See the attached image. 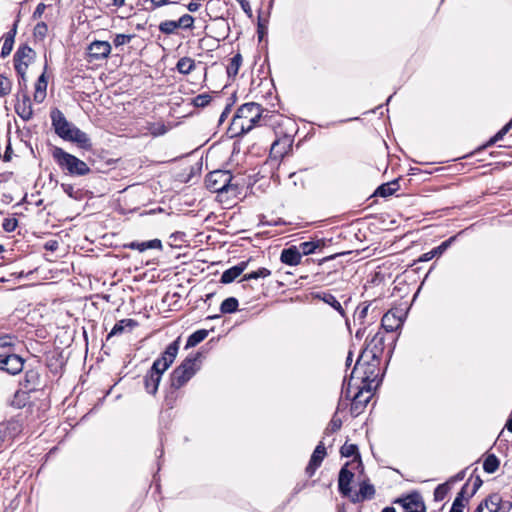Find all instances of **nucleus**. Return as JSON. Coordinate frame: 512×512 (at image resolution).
<instances>
[{"instance_id":"bf43d9fd","label":"nucleus","mask_w":512,"mask_h":512,"mask_svg":"<svg viewBox=\"0 0 512 512\" xmlns=\"http://www.w3.org/2000/svg\"><path fill=\"white\" fill-rule=\"evenodd\" d=\"M482 484H483L482 479L479 476H476L473 479V485H472L471 491H468V494H467L468 497H472L478 491V489L482 486Z\"/></svg>"},{"instance_id":"680f3d73","label":"nucleus","mask_w":512,"mask_h":512,"mask_svg":"<svg viewBox=\"0 0 512 512\" xmlns=\"http://www.w3.org/2000/svg\"><path fill=\"white\" fill-rule=\"evenodd\" d=\"M45 9H46V5L44 3H39L37 5L36 9L34 10L32 17L34 19L41 18L43 13H44V11H45Z\"/></svg>"},{"instance_id":"a211bd4d","label":"nucleus","mask_w":512,"mask_h":512,"mask_svg":"<svg viewBox=\"0 0 512 512\" xmlns=\"http://www.w3.org/2000/svg\"><path fill=\"white\" fill-rule=\"evenodd\" d=\"M349 465V463H346L340 470L339 472V477H338V489H339V492L347 497V496H350V493H351V482L354 478V473L351 472L350 470H348L347 466Z\"/></svg>"},{"instance_id":"c03bdc74","label":"nucleus","mask_w":512,"mask_h":512,"mask_svg":"<svg viewBox=\"0 0 512 512\" xmlns=\"http://www.w3.org/2000/svg\"><path fill=\"white\" fill-rule=\"evenodd\" d=\"M177 21L166 20L160 23L159 30L164 34H173L178 29Z\"/></svg>"},{"instance_id":"2f4dec72","label":"nucleus","mask_w":512,"mask_h":512,"mask_svg":"<svg viewBox=\"0 0 512 512\" xmlns=\"http://www.w3.org/2000/svg\"><path fill=\"white\" fill-rule=\"evenodd\" d=\"M324 246L323 240L306 241L299 244L297 247L301 255H309L314 253L318 248Z\"/></svg>"},{"instance_id":"6ab92c4d","label":"nucleus","mask_w":512,"mask_h":512,"mask_svg":"<svg viewBox=\"0 0 512 512\" xmlns=\"http://www.w3.org/2000/svg\"><path fill=\"white\" fill-rule=\"evenodd\" d=\"M15 112L24 121H29L33 116V109L30 97L27 93L22 94L15 104Z\"/></svg>"},{"instance_id":"4468645a","label":"nucleus","mask_w":512,"mask_h":512,"mask_svg":"<svg viewBox=\"0 0 512 512\" xmlns=\"http://www.w3.org/2000/svg\"><path fill=\"white\" fill-rule=\"evenodd\" d=\"M326 456V448L323 442H320L314 449L308 465L305 468V473L308 477H312L316 470L321 466Z\"/></svg>"},{"instance_id":"4c0bfd02","label":"nucleus","mask_w":512,"mask_h":512,"mask_svg":"<svg viewBox=\"0 0 512 512\" xmlns=\"http://www.w3.org/2000/svg\"><path fill=\"white\" fill-rule=\"evenodd\" d=\"M208 336V331L200 329L192 333L186 342V348L194 347L202 342Z\"/></svg>"},{"instance_id":"0eeeda50","label":"nucleus","mask_w":512,"mask_h":512,"mask_svg":"<svg viewBox=\"0 0 512 512\" xmlns=\"http://www.w3.org/2000/svg\"><path fill=\"white\" fill-rule=\"evenodd\" d=\"M35 57V51L27 44L20 45L14 54V68L18 76H24L29 64Z\"/></svg>"},{"instance_id":"69168bd1","label":"nucleus","mask_w":512,"mask_h":512,"mask_svg":"<svg viewBox=\"0 0 512 512\" xmlns=\"http://www.w3.org/2000/svg\"><path fill=\"white\" fill-rule=\"evenodd\" d=\"M365 332H366V327H365V325L360 326V328H359V329L356 331V333H355V337H356L357 339L361 340V339L364 337Z\"/></svg>"},{"instance_id":"5fc2aeb1","label":"nucleus","mask_w":512,"mask_h":512,"mask_svg":"<svg viewBox=\"0 0 512 512\" xmlns=\"http://www.w3.org/2000/svg\"><path fill=\"white\" fill-rule=\"evenodd\" d=\"M61 188L70 198L79 199L80 191L75 190L72 184L62 183Z\"/></svg>"},{"instance_id":"0e129e2a","label":"nucleus","mask_w":512,"mask_h":512,"mask_svg":"<svg viewBox=\"0 0 512 512\" xmlns=\"http://www.w3.org/2000/svg\"><path fill=\"white\" fill-rule=\"evenodd\" d=\"M201 4L199 1L197 2H190L188 5H187V9L190 11V12H196L199 8H200Z\"/></svg>"},{"instance_id":"a19ab883","label":"nucleus","mask_w":512,"mask_h":512,"mask_svg":"<svg viewBox=\"0 0 512 512\" xmlns=\"http://www.w3.org/2000/svg\"><path fill=\"white\" fill-rule=\"evenodd\" d=\"M510 125H504L493 137H491L486 144H484L480 149H486L496 142L503 139V137L510 131Z\"/></svg>"},{"instance_id":"774afa93","label":"nucleus","mask_w":512,"mask_h":512,"mask_svg":"<svg viewBox=\"0 0 512 512\" xmlns=\"http://www.w3.org/2000/svg\"><path fill=\"white\" fill-rule=\"evenodd\" d=\"M502 512H512V502L503 501Z\"/></svg>"},{"instance_id":"a878e982","label":"nucleus","mask_w":512,"mask_h":512,"mask_svg":"<svg viewBox=\"0 0 512 512\" xmlns=\"http://www.w3.org/2000/svg\"><path fill=\"white\" fill-rule=\"evenodd\" d=\"M125 248H129L132 250H138L139 252H144L148 249H162V242L159 239H152L149 241H132L124 245Z\"/></svg>"},{"instance_id":"58836bf2","label":"nucleus","mask_w":512,"mask_h":512,"mask_svg":"<svg viewBox=\"0 0 512 512\" xmlns=\"http://www.w3.org/2000/svg\"><path fill=\"white\" fill-rule=\"evenodd\" d=\"M239 302L235 297L226 298L220 305V311L223 314L236 312Z\"/></svg>"},{"instance_id":"412c9836","label":"nucleus","mask_w":512,"mask_h":512,"mask_svg":"<svg viewBox=\"0 0 512 512\" xmlns=\"http://www.w3.org/2000/svg\"><path fill=\"white\" fill-rule=\"evenodd\" d=\"M301 259L302 255L296 246L283 249L280 255L281 262L289 266L300 264Z\"/></svg>"},{"instance_id":"f257e3e1","label":"nucleus","mask_w":512,"mask_h":512,"mask_svg":"<svg viewBox=\"0 0 512 512\" xmlns=\"http://www.w3.org/2000/svg\"><path fill=\"white\" fill-rule=\"evenodd\" d=\"M269 111L262 108V106L255 102H249L241 105L231 121L229 132L232 137L242 136L254 127L266 124V118Z\"/></svg>"},{"instance_id":"4d7b16f0","label":"nucleus","mask_w":512,"mask_h":512,"mask_svg":"<svg viewBox=\"0 0 512 512\" xmlns=\"http://www.w3.org/2000/svg\"><path fill=\"white\" fill-rule=\"evenodd\" d=\"M341 425H342V422L340 419L333 418L330 421L328 427L325 429V434L328 435L330 433L336 432L337 430H339L341 428Z\"/></svg>"},{"instance_id":"bb28decb","label":"nucleus","mask_w":512,"mask_h":512,"mask_svg":"<svg viewBox=\"0 0 512 512\" xmlns=\"http://www.w3.org/2000/svg\"><path fill=\"white\" fill-rule=\"evenodd\" d=\"M485 512H500L503 507V499L498 493H493L481 501Z\"/></svg>"},{"instance_id":"864d4df0","label":"nucleus","mask_w":512,"mask_h":512,"mask_svg":"<svg viewBox=\"0 0 512 512\" xmlns=\"http://www.w3.org/2000/svg\"><path fill=\"white\" fill-rule=\"evenodd\" d=\"M454 240L455 236L450 237L449 239L443 241L439 246L432 249V252L434 253L435 256L441 255L448 249V247L452 244Z\"/></svg>"},{"instance_id":"ddd939ff","label":"nucleus","mask_w":512,"mask_h":512,"mask_svg":"<svg viewBox=\"0 0 512 512\" xmlns=\"http://www.w3.org/2000/svg\"><path fill=\"white\" fill-rule=\"evenodd\" d=\"M65 141L75 143L79 148L90 151L92 149V142L87 133L80 130L78 127L73 128L63 138Z\"/></svg>"},{"instance_id":"7c9ffc66","label":"nucleus","mask_w":512,"mask_h":512,"mask_svg":"<svg viewBox=\"0 0 512 512\" xmlns=\"http://www.w3.org/2000/svg\"><path fill=\"white\" fill-rule=\"evenodd\" d=\"M47 85V77L45 73H42L35 84L34 100L36 102L41 103L46 97Z\"/></svg>"},{"instance_id":"393cba45","label":"nucleus","mask_w":512,"mask_h":512,"mask_svg":"<svg viewBox=\"0 0 512 512\" xmlns=\"http://www.w3.org/2000/svg\"><path fill=\"white\" fill-rule=\"evenodd\" d=\"M375 495V488L372 484L363 482L360 484L359 492L351 496V502L359 503L372 499Z\"/></svg>"},{"instance_id":"cd10ccee","label":"nucleus","mask_w":512,"mask_h":512,"mask_svg":"<svg viewBox=\"0 0 512 512\" xmlns=\"http://www.w3.org/2000/svg\"><path fill=\"white\" fill-rule=\"evenodd\" d=\"M137 324L138 323L134 319H130V318L122 319V320L118 321L114 325V327L112 328L110 333L108 334L107 340L113 336L121 335L125 331H131L134 327L137 326Z\"/></svg>"},{"instance_id":"3c124183","label":"nucleus","mask_w":512,"mask_h":512,"mask_svg":"<svg viewBox=\"0 0 512 512\" xmlns=\"http://www.w3.org/2000/svg\"><path fill=\"white\" fill-rule=\"evenodd\" d=\"M10 423H0V449L4 443L10 438Z\"/></svg>"},{"instance_id":"e2e57ef3","label":"nucleus","mask_w":512,"mask_h":512,"mask_svg":"<svg viewBox=\"0 0 512 512\" xmlns=\"http://www.w3.org/2000/svg\"><path fill=\"white\" fill-rule=\"evenodd\" d=\"M248 264H249V261H241L240 263H238L237 265H235L233 267L236 268L238 270L239 275H241L242 272L247 268Z\"/></svg>"},{"instance_id":"72a5a7b5","label":"nucleus","mask_w":512,"mask_h":512,"mask_svg":"<svg viewBox=\"0 0 512 512\" xmlns=\"http://www.w3.org/2000/svg\"><path fill=\"white\" fill-rule=\"evenodd\" d=\"M341 456L343 457H354V461L361 464V456L358 451L356 444L345 443L340 449Z\"/></svg>"},{"instance_id":"13d9d810","label":"nucleus","mask_w":512,"mask_h":512,"mask_svg":"<svg viewBox=\"0 0 512 512\" xmlns=\"http://www.w3.org/2000/svg\"><path fill=\"white\" fill-rule=\"evenodd\" d=\"M149 1L151 3V6L147 8L148 10H155V9L160 8L167 4L177 3V1H175V0H149Z\"/></svg>"},{"instance_id":"f03ea898","label":"nucleus","mask_w":512,"mask_h":512,"mask_svg":"<svg viewBox=\"0 0 512 512\" xmlns=\"http://www.w3.org/2000/svg\"><path fill=\"white\" fill-rule=\"evenodd\" d=\"M179 344L180 337L166 347L165 351L153 362L152 367L144 376V387L149 394H156L163 373L172 365L178 354Z\"/></svg>"},{"instance_id":"603ef678","label":"nucleus","mask_w":512,"mask_h":512,"mask_svg":"<svg viewBox=\"0 0 512 512\" xmlns=\"http://www.w3.org/2000/svg\"><path fill=\"white\" fill-rule=\"evenodd\" d=\"M18 226V220L14 217L5 218L2 223V228L5 232H13Z\"/></svg>"},{"instance_id":"5701e85b","label":"nucleus","mask_w":512,"mask_h":512,"mask_svg":"<svg viewBox=\"0 0 512 512\" xmlns=\"http://www.w3.org/2000/svg\"><path fill=\"white\" fill-rule=\"evenodd\" d=\"M17 25H18V21H15L13 23L12 28L7 33H5L3 36V46L1 49V57L2 58H5L6 56H8L13 49L14 39H15V36L17 33Z\"/></svg>"},{"instance_id":"ea45409f","label":"nucleus","mask_w":512,"mask_h":512,"mask_svg":"<svg viewBox=\"0 0 512 512\" xmlns=\"http://www.w3.org/2000/svg\"><path fill=\"white\" fill-rule=\"evenodd\" d=\"M271 275V271L267 268H259L256 271H252L243 276L242 281L256 280L259 278H266Z\"/></svg>"},{"instance_id":"dca6fc26","label":"nucleus","mask_w":512,"mask_h":512,"mask_svg":"<svg viewBox=\"0 0 512 512\" xmlns=\"http://www.w3.org/2000/svg\"><path fill=\"white\" fill-rule=\"evenodd\" d=\"M292 140L290 137H283L275 140L270 149V157L275 161L283 158L291 149Z\"/></svg>"},{"instance_id":"423d86ee","label":"nucleus","mask_w":512,"mask_h":512,"mask_svg":"<svg viewBox=\"0 0 512 512\" xmlns=\"http://www.w3.org/2000/svg\"><path fill=\"white\" fill-rule=\"evenodd\" d=\"M199 354L187 356L179 366H177L170 375L171 387L180 389L183 387L200 369L198 363Z\"/></svg>"},{"instance_id":"37998d69","label":"nucleus","mask_w":512,"mask_h":512,"mask_svg":"<svg viewBox=\"0 0 512 512\" xmlns=\"http://www.w3.org/2000/svg\"><path fill=\"white\" fill-rule=\"evenodd\" d=\"M369 304H364L363 306H358L355 314L354 321H358L360 326L365 325V319L368 314Z\"/></svg>"},{"instance_id":"c9c22d12","label":"nucleus","mask_w":512,"mask_h":512,"mask_svg":"<svg viewBox=\"0 0 512 512\" xmlns=\"http://www.w3.org/2000/svg\"><path fill=\"white\" fill-rule=\"evenodd\" d=\"M241 64L242 56L240 53H237L230 59V62L226 69L229 78H234L238 74Z\"/></svg>"},{"instance_id":"20e7f679","label":"nucleus","mask_w":512,"mask_h":512,"mask_svg":"<svg viewBox=\"0 0 512 512\" xmlns=\"http://www.w3.org/2000/svg\"><path fill=\"white\" fill-rule=\"evenodd\" d=\"M380 361L367 357V353H361L351 372V379H360L366 393L371 392V384L375 382L379 376Z\"/></svg>"},{"instance_id":"39448f33","label":"nucleus","mask_w":512,"mask_h":512,"mask_svg":"<svg viewBox=\"0 0 512 512\" xmlns=\"http://www.w3.org/2000/svg\"><path fill=\"white\" fill-rule=\"evenodd\" d=\"M51 155L62 171L70 176H85L90 173L89 166L81 159L58 146H52Z\"/></svg>"},{"instance_id":"6e6552de","label":"nucleus","mask_w":512,"mask_h":512,"mask_svg":"<svg viewBox=\"0 0 512 512\" xmlns=\"http://www.w3.org/2000/svg\"><path fill=\"white\" fill-rule=\"evenodd\" d=\"M111 53V44L108 41H93L87 47L88 62L101 61Z\"/></svg>"},{"instance_id":"9d476101","label":"nucleus","mask_w":512,"mask_h":512,"mask_svg":"<svg viewBox=\"0 0 512 512\" xmlns=\"http://www.w3.org/2000/svg\"><path fill=\"white\" fill-rule=\"evenodd\" d=\"M385 336L384 333L378 331L366 344V347L361 353H367V357L371 359L381 360L382 354L385 348Z\"/></svg>"},{"instance_id":"9b49d317","label":"nucleus","mask_w":512,"mask_h":512,"mask_svg":"<svg viewBox=\"0 0 512 512\" xmlns=\"http://www.w3.org/2000/svg\"><path fill=\"white\" fill-rule=\"evenodd\" d=\"M396 503L402 505L404 512H426L425 503L418 492H412L403 498L397 499Z\"/></svg>"},{"instance_id":"052dcab7","label":"nucleus","mask_w":512,"mask_h":512,"mask_svg":"<svg viewBox=\"0 0 512 512\" xmlns=\"http://www.w3.org/2000/svg\"><path fill=\"white\" fill-rule=\"evenodd\" d=\"M237 2L240 4L242 10L244 13L249 17L252 18L253 12L252 8L250 6V3L247 0H237Z\"/></svg>"},{"instance_id":"2eb2a0df","label":"nucleus","mask_w":512,"mask_h":512,"mask_svg":"<svg viewBox=\"0 0 512 512\" xmlns=\"http://www.w3.org/2000/svg\"><path fill=\"white\" fill-rule=\"evenodd\" d=\"M28 392H35L40 389L42 385L41 374L38 369L31 368L25 371L23 380L20 382Z\"/></svg>"},{"instance_id":"09e8293b","label":"nucleus","mask_w":512,"mask_h":512,"mask_svg":"<svg viewBox=\"0 0 512 512\" xmlns=\"http://www.w3.org/2000/svg\"><path fill=\"white\" fill-rule=\"evenodd\" d=\"M48 32V26L45 22H39L34 27V36L40 40H43Z\"/></svg>"},{"instance_id":"f704fd0d","label":"nucleus","mask_w":512,"mask_h":512,"mask_svg":"<svg viewBox=\"0 0 512 512\" xmlns=\"http://www.w3.org/2000/svg\"><path fill=\"white\" fill-rule=\"evenodd\" d=\"M500 466V461L495 454H488L483 462V469L486 473H495Z\"/></svg>"},{"instance_id":"c756f323","label":"nucleus","mask_w":512,"mask_h":512,"mask_svg":"<svg viewBox=\"0 0 512 512\" xmlns=\"http://www.w3.org/2000/svg\"><path fill=\"white\" fill-rule=\"evenodd\" d=\"M399 180H400V178L381 184L376 189L375 195L380 196V197H388V196L393 195L395 192H397L400 189Z\"/></svg>"},{"instance_id":"b1692460","label":"nucleus","mask_w":512,"mask_h":512,"mask_svg":"<svg viewBox=\"0 0 512 512\" xmlns=\"http://www.w3.org/2000/svg\"><path fill=\"white\" fill-rule=\"evenodd\" d=\"M16 353V337L5 334L0 337V358Z\"/></svg>"},{"instance_id":"e433bc0d","label":"nucleus","mask_w":512,"mask_h":512,"mask_svg":"<svg viewBox=\"0 0 512 512\" xmlns=\"http://www.w3.org/2000/svg\"><path fill=\"white\" fill-rule=\"evenodd\" d=\"M29 401L28 391L18 390L11 400V406L17 409L23 408Z\"/></svg>"},{"instance_id":"49530a36","label":"nucleus","mask_w":512,"mask_h":512,"mask_svg":"<svg viewBox=\"0 0 512 512\" xmlns=\"http://www.w3.org/2000/svg\"><path fill=\"white\" fill-rule=\"evenodd\" d=\"M177 24L179 28L192 29L194 18L189 14H184L177 20Z\"/></svg>"},{"instance_id":"7ed1b4c3","label":"nucleus","mask_w":512,"mask_h":512,"mask_svg":"<svg viewBox=\"0 0 512 512\" xmlns=\"http://www.w3.org/2000/svg\"><path fill=\"white\" fill-rule=\"evenodd\" d=\"M205 185L213 193L236 197L241 190L239 182L228 170H214L206 175Z\"/></svg>"},{"instance_id":"79ce46f5","label":"nucleus","mask_w":512,"mask_h":512,"mask_svg":"<svg viewBox=\"0 0 512 512\" xmlns=\"http://www.w3.org/2000/svg\"><path fill=\"white\" fill-rule=\"evenodd\" d=\"M11 90L12 81L3 74H0V97H6L11 93Z\"/></svg>"},{"instance_id":"de8ad7c7","label":"nucleus","mask_w":512,"mask_h":512,"mask_svg":"<svg viewBox=\"0 0 512 512\" xmlns=\"http://www.w3.org/2000/svg\"><path fill=\"white\" fill-rule=\"evenodd\" d=\"M211 96L207 93H203V94H199L197 95L194 99H193V104L195 107H206L210 101H211Z\"/></svg>"},{"instance_id":"338daca9","label":"nucleus","mask_w":512,"mask_h":512,"mask_svg":"<svg viewBox=\"0 0 512 512\" xmlns=\"http://www.w3.org/2000/svg\"><path fill=\"white\" fill-rule=\"evenodd\" d=\"M11 154H12V148H11V145L9 144L5 150V153H4V156H3V160L5 162H8L11 160Z\"/></svg>"},{"instance_id":"6e6d98bb","label":"nucleus","mask_w":512,"mask_h":512,"mask_svg":"<svg viewBox=\"0 0 512 512\" xmlns=\"http://www.w3.org/2000/svg\"><path fill=\"white\" fill-rule=\"evenodd\" d=\"M132 38H133V35L116 34V36L114 37L113 43H114L115 47H119V46L129 43Z\"/></svg>"},{"instance_id":"473e14b6","label":"nucleus","mask_w":512,"mask_h":512,"mask_svg":"<svg viewBox=\"0 0 512 512\" xmlns=\"http://www.w3.org/2000/svg\"><path fill=\"white\" fill-rule=\"evenodd\" d=\"M176 69L179 73L188 75L195 69V62L190 57H182L178 60Z\"/></svg>"},{"instance_id":"f3484780","label":"nucleus","mask_w":512,"mask_h":512,"mask_svg":"<svg viewBox=\"0 0 512 512\" xmlns=\"http://www.w3.org/2000/svg\"><path fill=\"white\" fill-rule=\"evenodd\" d=\"M403 325V319L398 311L390 310L381 319V327L386 332H394Z\"/></svg>"},{"instance_id":"f8f14e48","label":"nucleus","mask_w":512,"mask_h":512,"mask_svg":"<svg viewBox=\"0 0 512 512\" xmlns=\"http://www.w3.org/2000/svg\"><path fill=\"white\" fill-rule=\"evenodd\" d=\"M24 369V359L14 353L0 358V371L10 375H17Z\"/></svg>"},{"instance_id":"a18cd8bd","label":"nucleus","mask_w":512,"mask_h":512,"mask_svg":"<svg viewBox=\"0 0 512 512\" xmlns=\"http://www.w3.org/2000/svg\"><path fill=\"white\" fill-rule=\"evenodd\" d=\"M239 275L238 270L234 267H231L225 270L221 275V283L228 284L233 282Z\"/></svg>"},{"instance_id":"4be33fe9","label":"nucleus","mask_w":512,"mask_h":512,"mask_svg":"<svg viewBox=\"0 0 512 512\" xmlns=\"http://www.w3.org/2000/svg\"><path fill=\"white\" fill-rule=\"evenodd\" d=\"M469 483H465L455 497L449 512H463L470 497H468Z\"/></svg>"},{"instance_id":"1a4fd4ad","label":"nucleus","mask_w":512,"mask_h":512,"mask_svg":"<svg viewBox=\"0 0 512 512\" xmlns=\"http://www.w3.org/2000/svg\"><path fill=\"white\" fill-rule=\"evenodd\" d=\"M50 118L52 122V127L55 133L63 139L67 136V133L75 126L73 123L69 122L62 111L58 108H54L50 112Z\"/></svg>"},{"instance_id":"8fccbe9b","label":"nucleus","mask_w":512,"mask_h":512,"mask_svg":"<svg viewBox=\"0 0 512 512\" xmlns=\"http://www.w3.org/2000/svg\"><path fill=\"white\" fill-rule=\"evenodd\" d=\"M449 491V487L447 484H440L434 490V500L442 501L446 497Z\"/></svg>"},{"instance_id":"aec40b11","label":"nucleus","mask_w":512,"mask_h":512,"mask_svg":"<svg viewBox=\"0 0 512 512\" xmlns=\"http://www.w3.org/2000/svg\"><path fill=\"white\" fill-rule=\"evenodd\" d=\"M370 397V393H366V389L362 386L352 398L351 413L355 415L360 414L369 402Z\"/></svg>"},{"instance_id":"c85d7f7f","label":"nucleus","mask_w":512,"mask_h":512,"mask_svg":"<svg viewBox=\"0 0 512 512\" xmlns=\"http://www.w3.org/2000/svg\"><path fill=\"white\" fill-rule=\"evenodd\" d=\"M315 298L322 300L324 303L330 305L335 309L342 317L346 318L345 310L343 309L340 302L334 295L328 292H319L314 295Z\"/></svg>"}]
</instances>
